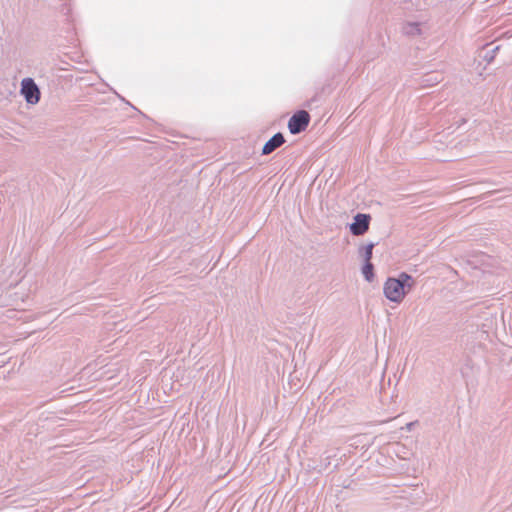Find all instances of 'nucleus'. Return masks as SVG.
Segmentation results:
<instances>
[{"label": "nucleus", "instance_id": "obj_1", "mask_svg": "<svg viewBox=\"0 0 512 512\" xmlns=\"http://www.w3.org/2000/svg\"><path fill=\"white\" fill-rule=\"evenodd\" d=\"M414 279L411 275L402 272L397 278L389 277L384 283L383 291L387 299L399 303L414 286Z\"/></svg>", "mask_w": 512, "mask_h": 512}, {"label": "nucleus", "instance_id": "obj_2", "mask_svg": "<svg viewBox=\"0 0 512 512\" xmlns=\"http://www.w3.org/2000/svg\"><path fill=\"white\" fill-rule=\"evenodd\" d=\"M310 122V115L305 110L294 113L288 121V129L291 134L296 135L304 131Z\"/></svg>", "mask_w": 512, "mask_h": 512}, {"label": "nucleus", "instance_id": "obj_3", "mask_svg": "<svg viewBox=\"0 0 512 512\" xmlns=\"http://www.w3.org/2000/svg\"><path fill=\"white\" fill-rule=\"evenodd\" d=\"M21 94L26 102L35 105L40 100V90L32 78H24L21 82Z\"/></svg>", "mask_w": 512, "mask_h": 512}, {"label": "nucleus", "instance_id": "obj_4", "mask_svg": "<svg viewBox=\"0 0 512 512\" xmlns=\"http://www.w3.org/2000/svg\"><path fill=\"white\" fill-rule=\"evenodd\" d=\"M370 215L358 213L354 217L353 223L350 224V231L355 236L363 235L369 229Z\"/></svg>", "mask_w": 512, "mask_h": 512}, {"label": "nucleus", "instance_id": "obj_5", "mask_svg": "<svg viewBox=\"0 0 512 512\" xmlns=\"http://www.w3.org/2000/svg\"><path fill=\"white\" fill-rule=\"evenodd\" d=\"M285 143V138L282 133L274 134L263 146L262 155L271 154L277 148Z\"/></svg>", "mask_w": 512, "mask_h": 512}, {"label": "nucleus", "instance_id": "obj_6", "mask_svg": "<svg viewBox=\"0 0 512 512\" xmlns=\"http://www.w3.org/2000/svg\"><path fill=\"white\" fill-rule=\"evenodd\" d=\"M402 32L407 36H418L421 34L420 23L407 22L402 26Z\"/></svg>", "mask_w": 512, "mask_h": 512}, {"label": "nucleus", "instance_id": "obj_7", "mask_svg": "<svg viewBox=\"0 0 512 512\" xmlns=\"http://www.w3.org/2000/svg\"><path fill=\"white\" fill-rule=\"evenodd\" d=\"M374 246V243H369L366 246L360 248L359 253L362 256L364 262H371Z\"/></svg>", "mask_w": 512, "mask_h": 512}, {"label": "nucleus", "instance_id": "obj_8", "mask_svg": "<svg viewBox=\"0 0 512 512\" xmlns=\"http://www.w3.org/2000/svg\"><path fill=\"white\" fill-rule=\"evenodd\" d=\"M373 270L374 266L371 262H364V265L362 267V274L368 282H371L374 278Z\"/></svg>", "mask_w": 512, "mask_h": 512}, {"label": "nucleus", "instance_id": "obj_9", "mask_svg": "<svg viewBox=\"0 0 512 512\" xmlns=\"http://www.w3.org/2000/svg\"><path fill=\"white\" fill-rule=\"evenodd\" d=\"M499 50V46H494L493 48H491L490 50H487L485 55H484V59L488 62H491L494 57H495V54L496 52Z\"/></svg>", "mask_w": 512, "mask_h": 512}, {"label": "nucleus", "instance_id": "obj_10", "mask_svg": "<svg viewBox=\"0 0 512 512\" xmlns=\"http://www.w3.org/2000/svg\"><path fill=\"white\" fill-rule=\"evenodd\" d=\"M414 424H415L414 422H410V423H408V424L406 425L407 430H409V431H410V430L412 429V427L414 426Z\"/></svg>", "mask_w": 512, "mask_h": 512}]
</instances>
